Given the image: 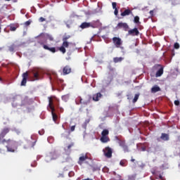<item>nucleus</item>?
Wrapping results in <instances>:
<instances>
[{
	"mask_svg": "<svg viewBox=\"0 0 180 180\" xmlns=\"http://www.w3.org/2000/svg\"><path fill=\"white\" fill-rule=\"evenodd\" d=\"M10 129L8 127H5L1 130V132L0 134V153H2L3 151H5V148H7V151H9L10 153H15V149L11 148L12 146H15L16 144V141L9 139L8 140L3 139L5 136L8 134L10 131Z\"/></svg>",
	"mask_w": 180,
	"mask_h": 180,
	"instance_id": "1",
	"label": "nucleus"
},
{
	"mask_svg": "<svg viewBox=\"0 0 180 180\" xmlns=\"http://www.w3.org/2000/svg\"><path fill=\"white\" fill-rule=\"evenodd\" d=\"M68 39H71V35H68L67 34H65L63 37V44L62 46L59 48V51L63 53V54H65L67 50L65 49H68L70 46V43L67 41Z\"/></svg>",
	"mask_w": 180,
	"mask_h": 180,
	"instance_id": "2",
	"label": "nucleus"
},
{
	"mask_svg": "<svg viewBox=\"0 0 180 180\" xmlns=\"http://www.w3.org/2000/svg\"><path fill=\"white\" fill-rule=\"evenodd\" d=\"M153 71H157L155 74L156 78H158L164 74V66L160 64H156L153 67Z\"/></svg>",
	"mask_w": 180,
	"mask_h": 180,
	"instance_id": "3",
	"label": "nucleus"
},
{
	"mask_svg": "<svg viewBox=\"0 0 180 180\" xmlns=\"http://www.w3.org/2000/svg\"><path fill=\"white\" fill-rule=\"evenodd\" d=\"M89 160L90 161L92 160L91 158L88 157V155L82 153L81 156L79 158V160L77 161V164L79 165H82V164H89V162L88 161Z\"/></svg>",
	"mask_w": 180,
	"mask_h": 180,
	"instance_id": "4",
	"label": "nucleus"
},
{
	"mask_svg": "<svg viewBox=\"0 0 180 180\" xmlns=\"http://www.w3.org/2000/svg\"><path fill=\"white\" fill-rule=\"evenodd\" d=\"M109 130L108 129H103L101 132V137L100 139L101 143H108L110 141L109 139Z\"/></svg>",
	"mask_w": 180,
	"mask_h": 180,
	"instance_id": "5",
	"label": "nucleus"
},
{
	"mask_svg": "<svg viewBox=\"0 0 180 180\" xmlns=\"http://www.w3.org/2000/svg\"><path fill=\"white\" fill-rule=\"evenodd\" d=\"M103 152L106 158H112V154L113 153V150L110 148V147H105V149L103 150Z\"/></svg>",
	"mask_w": 180,
	"mask_h": 180,
	"instance_id": "6",
	"label": "nucleus"
},
{
	"mask_svg": "<svg viewBox=\"0 0 180 180\" xmlns=\"http://www.w3.org/2000/svg\"><path fill=\"white\" fill-rule=\"evenodd\" d=\"M117 29H124L125 32H127L130 27L127 22H119L117 25Z\"/></svg>",
	"mask_w": 180,
	"mask_h": 180,
	"instance_id": "7",
	"label": "nucleus"
},
{
	"mask_svg": "<svg viewBox=\"0 0 180 180\" xmlns=\"http://www.w3.org/2000/svg\"><path fill=\"white\" fill-rule=\"evenodd\" d=\"M22 80L21 82V86H26V84L27 82V78H29V73L25 72L22 74Z\"/></svg>",
	"mask_w": 180,
	"mask_h": 180,
	"instance_id": "8",
	"label": "nucleus"
},
{
	"mask_svg": "<svg viewBox=\"0 0 180 180\" xmlns=\"http://www.w3.org/2000/svg\"><path fill=\"white\" fill-rule=\"evenodd\" d=\"M112 41H113V44H115V46H116V47H117V48H119L123 44V42L122 41V39H120L117 37H114L112 38Z\"/></svg>",
	"mask_w": 180,
	"mask_h": 180,
	"instance_id": "9",
	"label": "nucleus"
},
{
	"mask_svg": "<svg viewBox=\"0 0 180 180\" xmlns=\"http://www.w3.org/2000/svg\"><path fill=\"white\" fill-rule=\"evenodd\" d=\"M139 34L140 32L139 31V29L136 27L128 30V36H139Z\"/></svg>",
	"mask_w": 180,
	"mask_h": 180,
	"instance_id": "10",
	"label": "nucleus"
},
{
	"mask_svg": "<svg viewBox=\"0 0 180 180\" xmlns=\"http://www.w3.org/2000/svg\"><path fill=\"white\" fill-rule=\"evenodd\" d=\"M39 44L43 46V49H44V50H48L49 51H51V53H56V51H57V50L56 49V47H49V46L44 44L43 42H39Z\"/></svg>",
	"mask_w": 180,
	"mask_h": 180,
	"instance_id": "11",
	"label": "nucleus"
},
{
	"mask_svg": "<svg viewBox=\"0 0 180 180\" xmlns=\"http://www.w3.org/2000/svg\"><path fill=\"white\" fill-rule=\"evenodd\" d=\"M32 72L34 75L33 81H39L40 79V71L37 69H34Z\"/></svg>",
	"mask_w": 180,
	"mask_h": 180,
	"instance_id": "12",
	"label": "nucleus"
},
{
	"mask_svg": "<svg viewBox=\"0 0 180 180\" xmlns=\"http://www.w3.org/2000/svg\"><path fill=\"white\" fill-rule=\"evenodd\" d=\"M119 144H120V147H122L123 148L124 153H129V151H130L129 150V146H127V145H126V142L124 141H120Z\"/></svg>",
	"mask_w": 180,
	"mask_h": 180,
	"instance_id": "13",
	"label": "nucleus"
},
{
	"mask_svg": "<svg viewBox=\"0 0 180 180\" xmlns=\"http://www.w3.org/2000/svg\"><path fill=\"white\" fill-rule=\"evenodd\" d=\"M8 27H10L11 32H16V30L19 28V23H11L8 25Z\"/></svg>",
	"mask_w": 180,
	"mask_h": 180,
	"instance_id": "14",
	"label": "nucleus"
},
{
	"mask_svg": "<svg viewBox=\"0 0 180 180\" xmlns=\"http://www.w3.org/2000/svg\"><path fill=\"white\" fill-rule=\"evenodd\" d=\"M63 75H68L71 72V67L66 65L63 69Z\"/></svg>",
	"mask_w": 180,
	"mask_h": 180,
	"instance_id": "15",
	"label": "nucleus"
},
{
	"mask_svg": "<svg viewBox=\"0 0 180 180\" xmlns=\"http://www.w3.org/2000/svg\"><path fill=\"white\" fill-rule=\"evenodd\" d=\"M102 94L101 93H96L93 95L92 99L94 101V102H98L101 98H102Z\"/></svg>",
	"mask_w": 180,
	"mask_h": 180,
	"instance_id": "16",
	"label": "nucleus"
},
{
	"mask_svg": "<svg viewBox=\"0 0 180 180\" xmlns=\"http://www.w3.org/2000/svg\"><path fill=\"white\" fill-rule=\"evenodd\" d=\"M133 12H131V10L130 9H125L122 13H121V16L122 18H124V16H129V15H131Z\"/></svg>",
	"mask_w": 180,
	"mask_h": 180,
	"instance_id": "17",
	"label": "nucleus"
},
{
	"mask_svg": "<svg viewBox=\"0 0 180 180\" xmlns=\"http://www.w3.org/2000/svg\"><path fill=\"white\" fill-rule=\"evenodd\" d=\"M81 29H88V27H92V24L90 22H82L80 25Z\"/></svg>",
	"mask_w": 180,
	"mask_h": 180,
	"instance_id": "18",
	"label": "nucleus"
},
{
	"mask_svg": "<svg viewBox=\"0 0 180 180\" xmlns=\"http://www.w3.org/2000/svg\"><path fill=\"white\" fill-rule=\"evenodd\" d=\"M161 91V88L158 86V85H155L151 88V93L152 94H155L157 92H160Z\"/></svg>",
	"mask_w": 180,
	"mask_h": 180,
	"instance_id": "19",
	"label": "nucleus"
},
{
	"mask_svg": "<svg viewBox=\"0 0 180 180\" xmlns=\"http://www.w3.org/2000/svg\"><path fill=\"white\" fill-rule=\"evenodd\" d=\"M49 109H51V110H56V109L54 108V105H53V99L51 98V97H49Z\"/></svg>",
	"mask_w": 180,
	"mask_h": 180,
	"instance_id": "20",
	"label": "nucleus"
},
{
	"mask_svg": "<svg viewBox=\"0 0 180 180\" xmlns=\"http://www.w3.org/2000/svg\"><path fill=\"white\" fill-rule=\"evenodd\" d=\"M122 61H123V58L122 57H120V58L115 57V58H113V62L115 63H122Z\"/></svg>",
	"mask_w": 180,
	"mask_h": 180,
	"instance_id": "21",
	"label": "nucleus"
},
{
	"mask_svg": "<svg viewBox=\"0 0 180 180\" xmlns=\"http://www.w3.org/2000/svg\"><path fill=\"white\" fill-rule=\"evenodd\" d=\"M120 165H121V167H127V160H122L120 162Z\"/></svg>",
	"mask_w": 180,
	"mask_h": 180,
	"instance_id": "22",
	"label": "nucleus"
},
{
	"mask_svg": "<svg viewBox=\"0 0 180 180\" xmlns=\"http://www.w3.org/2000/svg\"><path fill=\"white\" fill-rule=\"evenodd\" d=\"M56 110H51V114H52L53 122H56V120H57V119H58L57 114H56V112H54Z\"/></svg>",
	"mask_w": 180,
	"mask_h": 180,
	"instance_id": "23",
	"label": "nucleus"
},
{
	"mask_svg": "<svg viewBox=\"0 0 180 180\" xmlns=\"http://www.w3.org/2000/svg\"><path fill=\"white\" fill-rule=\"evenodd\" d=\"M161 139H162V140L168 141L169 137L168 136V134H162Z\"/></svg>",
	"mask_w": 180,
	"mask_h": 180,
	"instance_id": "24",
	"label": "nucleus"
},
{
	"mask_svg": "<svg viewBox=\"0 0 180 180\" xmlns=\"http://www.w3.org/2000/svg\"><path fill=\"white\" fill-rule=\"evenodd\" d=\"M46 38L48 39V40H50V41H53L54 40V38L51 34H46Z\"/></svg>",
	"mask_w": 180,
	"mask_h": 180,
	"instance_id": "25",
	"label": "nucleus"
},
{
	"mask_svg": "<svg viewBox=\"0 0 180 180\" xmlns=\"http://www.w3.org/2000/svg\"><path fill=\"white\" fill-rule=\"evenodd\" d=\"M140 96V94H135V96L132 101L133 103H136L137 101H139V97Z\"/></svg>",
	"mask_w": 180,
	"mask_h": 180,
	"instance_id": "26",
	"label": "nucleus"
},
{
	"mask_svg": "<svg viewBox=\"0 0 180 180\" xmlns=\"http://www.w3.org/2000/svg\"><path fill=\"white\" fill-rule=\"evenodd\" d=\"M134 23H136V24L140 23V17H139L137 15L135 16L134 19Z\"/></svg>",
	"mask_w": 180,
	"mask_h": 180,
	"instance_id": "27",
	"label": "nucleus"
},
{
	"mask_svg": "<svg viewBox=\"0 0 180 180\" xmlns=\"http://www.w3.org/2000/svg\"><path fill=\"white\" fill-rule=\"evenodd\" d=\"M88 123H89V120H86L82 124L83 129H86V126H88Z\"/></svg>",
	"mask_w": 180,
	"mask_h": 180,
	"instance_id": "28",
	"label": "nucleus"
},
{
	"mask_svg": "<svg viewBox=\"0 0 180 180\" xmlns=\"http://www.w3.org/2000/svg\"><path fill=\"white\" fill-rule=\"evenodd\" d=\"M8 50L11 52H13L15 51V45H11L8 47Z\"/></svg>",
	"mask_w": 180,
	"mask_h": 180,
	"instance_id": "29",
	"label": "nucleus"
},
{
	"mask_svg": "<svg viewBox=\"0 0 180 180\" xmlns=\"http://www.w3.org/2000/svg\"><path fill=\"white\" fill-rule=\"evenodd\" d=\"M62 100L64 101L65 102H67L68 101V96H63Z\"/></svg>",
	"mask_w": 180,
	"mask_h": 180,
	"instance_id": "30",
	"label": "nucleus"
},
{
	"mask_svg": "<svg viewBox=\"0 0 180 180\" xmlns=\"http://www.w3.org/2000/svg\"><path fill=\"white\" fill-rule=\"evenodd\" d=\"M174 49H176V50H178V49H179V44L178 42L174 43Z\"/></svg>",
	"mask_w": 180,
	"mask_h": 180,
	"instance_id": "31",
	"label": "nucleus"
},
{
	"mask_svg": "<svg viewBox=\"0 0 180 180\" xmlns=\"http://www.w3.org/2000/svg\"><path fill=\"white\" fill-rule=\"evenodd\" d=\"M112 9H117V7H116L117 4L116 2H112Z\"/></svg>",
	"mask_w": 180,
	"mask_h": 180,
	"instance_id": "32",
	"label": "nucleus"
},
{
	"mask_svg": "<svg viewBox=\"0 0 180 180\" xmlns=\"http://www.w3.org/2000/svg\"><path fill=\"white\" fill-rule=\"evenodd\" d=\"M72 147H74V143H71L69 146H68L67 150H70Z\"/></svg>",
	"mask_w": 180,
	"mask_h": 180,
	"instance_id": "33",
	"label": "nucleus"
},
{
	"mask_svg": "<svg viewBox=\"0 0 180 180\" xmlns=\"http://www.w3.org/2000/svg\"><path fill=\"white\" fill-rule=\"evenodd\" d=\"M114 14L115 15V16H117V15L119 14V10H117V8H114Z\"/></svg>",
	"mask_w": 180,
	"mask_h": 180,
	"instance_id": "34",
	"label": "nucleus"
},
{
	"mask_svg": "<svg viewBox=\"0 0 180 180\" xmlns=\"http://www.w3.org/2000/svg\"><path fill=\"white\" fill-rule=\"evenodd\" d=\"M30 23H32V21H30V20L26 21V22H25V25L26 26H30Z\"/></svg>",
	"mask_w": 180,
	"mask_h": 180,
	"instance_id": "35",
	"label": "nucleus"
},
{
	"mask_svg": "<svg viewBox=\"0 0 180 180\" xmlns=\"http://www.w3.org/2000/svg\"><path fill=\"white\" fill-rule=\"evenodd\" d=\"M39 22H46V18L41 17V18H39Z\"/></svg>",
	"mask_w": 180,
	"mask_h": 180,
	"instance_id": "36",
	"label": "nucleus"
},
{
	"mask_svg": "<svg viewBox=\"0 0 180 180\" xmlns=\"http://www.w3.org/2000/svg\"><path fill=\"white\" fill-rule=\"evenodd\" d=\"M174 105H176V106H179V101L178 100L174 101Z\"/></svg>",
	"mask_w": 180,
	"mask_h": 180,
	"instance_id": "37",
	"label": "nucleus"
},
{
	"mask_svg": "<svg viewBox=\"0 0 180 180\" xmlns=\"http://www.w3.org/2000/svg\"><path fill=\"white\" fill-rule=\"evenodd\" d=\"M75 130V125H73L70 127V131H74Z\"/></svg>",
	"mask_w": 180,
	"mask_h": 180,
	"instance_id": "38",
	"label": "nucleus"
},
{
	"mask_svg": "<svg viewBox=\"0 0 180 180\" xmlns=\"http://www.w3.org/2000/svg\"><path fill=\"white\" fill-rule=\"evenodd\" d=\"M150 16H154V11L151 10L150 12H149Z\"/></svg>",
	"mask_w": 180,
	"mask_h": 180,
	"instance_id": "39",
	"label": "nucleus"
},
{
	"mask_svg": "<svg viewBox=\"0 0 180 180\" xmlns=\"http://www.w3.org/2000/svg\"><path fill=\"white\" fill-rule=\"evenodd\" d=\"M159 178L161 180H165V178H164V176H162V175H161V174L159 175Z\"/></svg>",
	"mask_w": 180,
	"mask_h": 180,
	"instance_id": "40",
	"label": "nucleus"
},
{
	"mask_svg": "<svg viewBox=\"0 0 180 180\" xmlns=\"http://www.w3.org/2000/svg\"><path fill=\"white\" fill-rule=\"evenodd\" d=\"M141 150H142V151H146V147H142V148H141Z\"/></svg>",
	"mask_w": 180,
	"mask_h": 180,
	"instance_id": "41",
	"label": "nucleus"
},
{
	"mask_svg": "<svg viewBox=\"0 0 180 180\" xmlns=\"http://www.w3.org/2000/svg\"><path fill=\"white\" fill-rule=\"evenodd\" d=\"M74 174V172H70L69 173V176H72V174Z\"/></svg>",
	"mask_w": 180,
	"mask_h": 180,
	"instance_id": "42",
	"label": "nucleus"
},
{
	"mask_svg": "<svg viewBox=\"0 0 180 180\" xmlns=\"http://www.w3.org/2000/svg\"><path fill=\"white\" fill-rule=\"evenodd\" d=\"M131 162H134V161H136V160L133 159V158H131Z\"/></svg>",
	"mask_w": 180,
	"mask_h": 180,
	"instance_id": "43",
	"label": "nucleus"
},
{
	"mask_svg": "<svg viewBox=\"0 0 180 180\" xmlns=\"http://www.w3.org/2000/svg\"><path fill=\"white\" fill-rule=\"evenodd\" d=\"M79 103H82V98H79Z\"/></svg>",
	"mask_w": 180,
	"mask_h": 180,
	"instance_id": "44",
	"label": "nucleus"
},
{
	"mask_svg": "<svg viewBox=\"0 0 180 180\" xmlns=\"http://www.w3.org/2000/svg\"><path fill=\"white\" fill-rule=\"evenodd\" d=\"M83 180H94V179L87 178V179H83Z\"/></svg>",
	"mask_w": 180,
	"mask_h": 180,
	"instance_id": "45",
	"label": "nucleus"
},
{
	"mask_svg": "<svg viewBox=\"0 0 180 180\" xmlns=\"http://www.w3.org/2000/svg\"><path fill=\"white\" fill-rule=\"evenodd\" d=\"M3 49H4V48L0 47V51H2Z\"/></svg>",
	"mask_w": 180,
	"mask_h": 180,
	"instance_id": "46",
	"label": "nucleus"
},
{
	"mask_svg": "<svg viewBox=\"0 0 180 180\" xmlns=\"http://www.w3.org/2000/svg\"><path fill=\"white\" fill-rule=\"evenodd\" d=\"M50 79H51V80H53V76H51V77H50Z\"/></svg>",
	"mask_w": 180,
	"mask_h": 180,
	"instance_id": "47",
	"label": "nucleus"
},
{
	"mask_svg": "<svg viewBox=\"0 0 180 180\" xmlns=\"http://www.w3.org/2000/svg\"><path fill=\"white\" fill-rule=\"evenodd\" d=\"M59 176H62V178H63L64 176V175L63 174H60Z\"/></svg>",
	"mask_w": 180,
	"mask_h": 180,
	"instance_id": "48",
	"label": "nucleus"
},
{
	"mask_svg": "<svg viewBox=\"0 0 180 180\" xmlns=\"http://www.w3.org/2000/svg\"><path fill=\"white\" fill-rule=\"evenodd\" d=\"M0 82H2V78L0 77Z\"/></svg>",
	"mask_w": 180,
	"mask_h": 180,
	"instance_id": "49",
	"label": "nucleus"
},
{
	"mask_svg": "<svg viewBox=\"0 0 180 180\" xmlns=\"http://www.w3.org/2000/svg\"><path fill=\"white\" fill-rule=\"evenodd\" d=\"M39 134H41V135H42V134H43L40 133V131H39Z\"/></svg>",
	"mask_w": 180,
	"mask_h": 180,
	"instance_id": "50",
	"label": "nucleus"
},
{
	"mask_svg": "<svg viewBox=\"0 0 180 180\" xmlns=\"http://www.w3.org/2000/svg\"><path fill=\"white\" fill-rule=\"evenodd\" d=\"M5 1H11V0H5Z\"/></svg>",
	"mask_w": 180,
	"mask_h": 180,
	"instance_id": "51",
	"label": "nucleus"
},
{
	"mask_svg": "<svg viewBox=\"0 0 180 180\" xmlns=\"http://www.w3.org/2000/svg\"><path fill=\"white\" fill-rule=\"evenodd\" d=\"M0 33H1V25H0Z\"/></svg>",
	"mask_w": 180,
	"mask_h": 180,
	"instance_id": "52",
	"label": "nucleus"
},
{
	"mask_svg": "<svg viewBox=\"0 0 180 180\" xmlns=\"http://www.w3.org/2000/svg\"><path fill=\"white\" fill-rule=\"evenodd\" d=\"M92 39H94V37H91V40H92Z\"/></svg>",
	"mask_w": 180,
	"mask_h": 180,
	"instance_id": "53",
	"label": "nucleus"
},
{
	"mask_svg": "<svg viewBox=\"0 0 180 180\" xmlns=\"http://www.w3.org/2000/svg\"><path fill=\"white\" fill-rule=\"evenodd\" d=\"M119 176V178H120V176Z\"/></svg>",
	"mask_w": 180,
	"mask_h": 180,
	"instance_id": "54",
	"label": "nucleus"
}]
</instances>
